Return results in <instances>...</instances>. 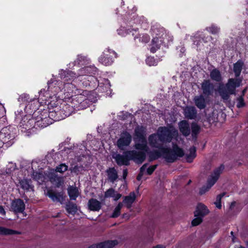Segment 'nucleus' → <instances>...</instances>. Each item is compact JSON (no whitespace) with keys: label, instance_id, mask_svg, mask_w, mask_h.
<instances>
[{"label":"nucleus","instance_id":"1","mask_svg":"<svg viewBox=\"0 0 248 248\" xmlns=\"http://www.w3.org/2000/svg\"><path fill=\"white\" fill-rule=\"evenodd\" d=\"M159 149L160 151L155 150L148 152L149 161L156 160L162 156L166 161L172 163L184 155L183 150L176 144H173L172 149L164 147Z\"/></svg>","mask_w":248,"mask_h":248},{"label":"nucleus","instance_id":"2","mask_svg":"<svg viewBox=\"0 0 248 248\" xmlns=\"http://www.w3.org/2000/svg\"><path fill=\"white\" fill-rule=\"evenodd\" d=\"M112 156L119 166L128 165L129 160H132L137 163L141 164L145 159L144 153L135 150L125 152L124 155L113 153Z\"/></svg>","mask_w":248,"mask_h":248},{"label":"nucleus","instance_id":"3","mask_svg":"<svg viewBox=\"0 0 248 248\" xmlns=\"http://www.w3.org/2000/svg\"><path fill=\"white\" fill-rule=\"evenodd\" d=\"M241 82L240 78H230L225 85H219L218 92L224 102L229 100L230 95L234 94L236 88L240 86Z\"/></svg>","mask_w":248,"mask_h":248},{"label":"nucleus","instance_id":"4","mask_svg":"<svg viewBox=\"0 0 248 248\" xmlns=\"http://www.w3.org/2000/svg\"><path fill=\"white\" fill-rule=\"evenodd\" d=\"M157 132L163 143H170L173 138L177 140L179 138L178 130L173 126L159 127Z\"/></svg>","mask_w":248,"mask_h":248},{"label":"nucleus","instance_id":"5","mask_svg":"<svg viewBox=\"0 0 248 248\" xmlns=\"http://www.w3.org/2000/svg\"><path fill=\"white\" fill-rule=\"evenodd\" d=\"M89 69H90L89 67H84L80 69L79 73H78L77 75H76V74L71 71L61 70L60 72L59 75H60V78L61 79H63L64 82H67V84H64L65 86L67 85V86L72 85V86H74V87H75L74 84H69L70 82H76L75 79L77 78L80 77V76H83L86 73H88L87 71H88Z\"/></svg>","mask_w":248,"mask_h":248},{"label":"nucleus","instance_id":"6","mask_svg":"<svg viewBox=\"0 0 248 248\" xmlns=\"http://www.w3.org/2000/svg\"><path fill=\"white\" fill-rule=\"evenodd\" d=\"M38 113V112L34 114V116L36 117L35 118L36 127L44 128L52 123L53 120L50 118V116H53V112L48 114V112L46 110L41 113L40 115H37Z\"/></svg>","mask_w":248,"mask_h":248},{"label":"nucleus","instance_id":"7","mask_svg":"<svg viewBox=\"0 0 248 248\" xmlns=\"http://www.w3.org/2000/svg\"><path fill=\"white\" fill-rule=\"evenodd\" d=\"M223 169L224 166L221 165L215 170L213 173L208 179L207 185L202 186L199 192L200 195H203L209 191L211 187L216 183Z\"/></svg>","mask_w":248,"mask_h":248},{"label":"nucleus","instance_id":"8","mask_svg":"<svg viewBox=\"0 0 248 248\" xmlns=\"http://www.w3.org/2000/svg\"><path fill=\"white\" fill-rule=\"evenodd\" d=\"M116 55L114 51L107 49L99 58V62L104 65H109L113 62V57H116Z\"/></svg>","mask_w":248,"mask_h":248},{"label":"nucleus","instance_id":"9","mask_svg":"<svg viewBox=\"0 0 248 248\" xmlns=\"http://www.w3.org/2000/svg\"><path fill=\"white\" fill-rule=\"evenodd\" d=\"M132 140L130 134L127 132L121 134L120 139L117 141V146L121 150H124L125 147L128 146Z\"/></svg>","mask_w":248,"mask_h":248},{"label":"nucleus","instance_id":"10","mask_svg":"<svg viewBox=\"0 0 248 248\" xmlns=\"http://www.w3.org/2000/svg\"><path fill=\"white\" fill-rule=\"evenodd\" d=\"M148 143L152 147L157 149L161 148L163 143L160 140L157 132L152 134L149 136Z\"/></svg>","mask_w":248,"mask_h":248},{"label":"nucleus","instance_id":"11","mask_svg":"<svg viewBox=\"0 0 248 248\" xmlns=\"http://www.w3.org/2000/svg\"><path fill=\"white\" fill-rule=\"evenodd\" d=\"M203 94L209 96L211 95L214 90V86L209 80H204L201 84Z\"/></svg>","mask_w":248,"mask_h":248},{"label":"nucleus","instance_id":"12","mask_svg":"<svg viewBox=\"0 0 248 248\" xmlns=\"http://www.w3.org/2000/svg\"><path fill=\"white\" fill-rule=\"evenodd\" d=\"M11 208L16 213H22L25 210V205L22 200L18 199L12 202Z\"/></svg>","mask_w":248,"mask_h":248},{"label":"nucleus","instance_id":"13","mask_svg":"<svg viewBox=\"0 0 248 248\" xmlns=\"http://www.w3.org/2000/svg\"><path fill=\"white\" fill-rule=\"evenodd\" d=\"M48 177L51 183L57 187H59L64 183V178L58 176L55 172L49 173Z\"/></svg>","mask_w":248,"mask_h":248},{"label":"nucleus","instance_id":"14","mask_svg":"<svg viewBox=\"0 0 248 248\" xmlns=\"http://www.w3.org/2000/svg\"><path fill=\"white\" fill-rule=\"evenodd\" d=\"M178 127L180 132L182 134L187 137L190 134V128L189 123L186 120H183L178 123Z\"/></svg>","mask_w":248,"mask_h":248},{"label":"nucleus","instance_id":"15","mask_svg":"<svg viewBox=\"0 0 248 248\" xmlns=\"http://www.w3.org/2000/svg\"><path fill=\"white\" fill-rule=\"evenodd\" d=\"M184 114L188 119H194L197 117V111L194 107L187 106L184 109Z\"/></svg>","mask_w":248,"mask_h":248},{"label":"nucleus","instance_id":"16","mask_svg":"<svg viewBox=\"0 0 248 248\" xmlns=\"http://www.w3.org/2000/svg\"><path fill=\"white\" fill-rule=\"evenodd\" d=\"M209 212L207 207L204 204L200 203L196 207V209L194 212L195 217L200 216L202 217L207 215Z\"/></svg>","mask_w":248,"mask_h":248},{"label":"nucleus","instance_id":"17","mask_svg":"<svg viewBox=\"0 0 248 248\" xmlns=\"http://www.w3.org/2000/svg\"><path fill=\"white\" fill-rule=\"evenodd\" d=\"M48 88L49 89H52L54 88V91L55 92H58L62 91V82L61 81H58L54 79H51L48 81Z\"/></svg>","mask_w":248,"mask_h":248},{"label":"nucleus","instance_id":"18","mask_svg":"<svg viewBox=\"0 0 248 248\" xmlns=\"http://www.w3.org/2000/svg\"><path fill=\"white\" fill-rule=\"evenodd\" d=\"M136 198V194L134 192H132L126 196L124 197L123 204L128 209L131 207L133 203L135 201Z\"/></svg>","mask_w":248,"mask_h":248},{"label":"nucleus","instance_id":"19","mask_svg":"<svg viewBox=\"0 0 248 248\" xmlns=\"http://www.w3.org/2000/svg\"><path fill=\"white\" fill-rule=\"evenodd\" d=\"M88 205L90 210L98 211L101 208V203L95 199H90L88 202Z\"/></svg>","mask_w":248,"mask_h":248},{"label":"nucleus","instance_id":"20","mask_svg":"<svg viewBox=\"0 0 248 248\" xmlns=\"http://www.w3.org/2000/svg\"><path fill=\"white\" fill-rule=\"evenodd\" d=\"M46 195L53 202H61L63 200L62 194L61 193H56L52 190H48Z\"/></svg>","mask_w":248,"mask_h":248},{"label":"nucleus","instance_id":"21","mask_svg":"<svg viewBox=\"0 0 248 248\" xmlns=\"http://www.w3.org/2000/svg\"><path fill=\"white\" fill-rule=\"evenodd\" d=\"M106 172L108 180L112 183H114L118 178V172L114 167L108 168Z\"/></svg>","mask_w":248,"mask_h":248},{"label":"nucleus","instance_id":"22","mask_svg":"<svg viewBox=\"0 0 248 248\" xmlns=\"http://www.w3.org/2000/svg\"><path fill=\"white\" fill-rule=\"evenodd\" d=\"M194 101L195 105L200 109H203L206 107L205 99L202 95L195 96Z\"/></svg>","mask_w":248,"mask_h":248},{"label":"nucleus","instance_id":"23","mask_svg":"<svg viewBox=\"0 0 248 248\" xmlns=\"http://www.w3.org/2000/svg\"><path fill=\"white\" fill-rule=\"evenodd\" d=\"M36 119L34 118H28L24 117L21 121V124L23 126H25V129H29L31 127H35Z\"/></svg>","mask_w":248,"mask_h":248},{"label":"nucleus","instance_id":"24","mask_svg":"<svg viewBox=\"0 0 248 248\" xmlns=\"http://www.w3.org/2000/svg\"><path fill=\"white\" fill-rule=\"evenodd\" d=\"M140 142L136 143L135 148L137 150L143 151V153L148 152L149 147L147 146V141L146 139L139 140ZM146 155V154H145Z\"/></svg>","mask_w":248,"mask_h":248},{"label":"nucleus","instance_id":"25","mask_svg":"<svg viewBox=\"0 0 248 248\" xmlns=\"http://www.w3.org/2000/svg\"><path fill=\"white\" fill-rule=\"evenodd\" d=\"M244 65V63L242 60H238L234 64L233 70L236 77L240 75Z\"/></svg>","mask_w":248,"mask_h":248},{"label":"nucleus","instance_id":"26","mask_svg":"<svg viewBox=\"0 0 248 248\" xmlns=\"http://www.w3.org/2000/svg\"><path fill=\"white\" fill-rule=\"evenodd\" d=\"M118 244L117 240H108L97 244L99 248H112Z\"/></svg>","mask_w":248,"mask_h":248},{"label":"nucleus","instance_id":"27","mask_svg":"<svg viewBox=\"0 0 248 248\" xmlns=\"http://www.w3.org/2000/svg\"><path fill=\"white\" fill-rule=\"evenodd\" d=\"M135 136L139 140L146 139L145 129L142 126H138L135 130Z\"/></svg>","mask_w":248,"mask_h":248},{"label":"nucleus","instance_id":"28","mask_svg":"<svg viewBox=\"0 0 248 248\" xmlns=\"http://www.w3.org/2000/svg\"><path fill=\"white\" fill-rule=\"evenodd\" d=\"M210 76L213 80L217 82L221 81L222 79L220 71L216 68L213 69L211 71Z\"/></svg>","mask_w":248,"mask_h":248},{"label":"nucleus","instance_id":"29","mask_svg":"<svg viewBox=\"0 0 248 248\" xmlns=\"http://www.w3.org/2000/svg\"><path fill=\"white\" fill-rule=\"evenodd\" d=\"M110 84L109 81L108 79H104L102 81L99 82L98 90L102 92H108L110 89Z\"/></svg>","mask_w":248,"mask_h":248},{"label":"nucleus","instance_id":"30","mask_svg":"<svg viewBox=\"0 0 248 248\" xmlns=\"http://www.w3.org/2000/svg\"><path fill=\"white\" fill-rule=\"evenodd\" d=\"M161 43L162 40H159L158 37H154L152 41L151 51L153 53L155 52L157 49L159 48Z\"/></svg>","mask_w":248,"mask_h":248},{"label":"nucleus","instance_id":"31","mask_svg":"<svg viewBox=\"0 0 248 248\" xmlns=\"http://www.w3.org/2000/svg\"><path fill=\"white\" fill-rule=\"evenodd\" d=\"M20 233L19 232L0 226V235H15Z\"/></svg>","mask_w":248,"mask_h":248},{"label":"nucleus","instance_id":"32","mask_svg":"<svg viewBox=\"0 0 248 248\" xmlns=\"http://www.w3.org/2000/svg\"><path fill=\"white\" fill-rule=\"evenodd\" d=\"M68 193L70 199L72 200H75L79 195L78 188L72 186L68 187Z\"/></svg>","mask_w":248,"mask_h":248},{"label":"nucleus","instance_id":"33","mask_svg":"<svg viewBox=\"0 0 248 248\" xmlns=\"http://www.w3.org/2000/svg\"><path fill=\"white\" fill-rule=\"evenodd\" d=\"M195 147L192 146L189 149V153L186 155V160L187 162L191 163L196 156Z\"/></svg>","mask_w":248,"mask_h":248},{"label":"nucleus","instance_id":"34","mask_svg":"<svg viewBox=\"0 0 248 248\" xmlns=\"http://www.w3.org/2000/svg\"><path fill=\"white\" fill-rule=\"evenodd\" d=\"M118 33L122 36H125L127 34H129L130 33H132V35H135V33L137 32V30H132V31L130 30V29L126 30L124 29V28H121L117 30Z\"/></svg>","mask_w":248,"mask_h":248},{"label":"nucleus","instance_id":"35","mask_svg":"<svg viewBox=\"0 0 248 248\" xmlns=\"http://www.w3.org/2000/svg\"><path fill=\"white\" fill-rule=\"evenodd\" d=\"M66 209L69 213L72 214H75L78 210L77 205L72 202H69L66 205Z\"/></svg>","mask_w":248,"mask_h":248},{"label":"nucleus","instance_id":"36","mask_svg":"<svg viewBox=\"0 0 248 248\" xmlns=\"http://www.w3.org/2000/svg\"><path fill=\"white\" fill-rule=\"evenodd\" d=\"M69 170L71 173H74L78 175L81 173L84 170V167L82 165H76L74 167H70Z\"/></svg>","mask_w":248,"mask_h":248},{"label":"nucleus","instance_id":"37","mask_svg":"<svg viewBox=\"0 0 248 248\" xmlns=\"http://www.w3.org/2000/svg\"><path fill=\"white\" fill-rule=\"evenodd\" d=\"M123 206L122 202H119L118 205L115 207L114 211L111 216V217L116 218L120 214V211Z\"/></svg>","mask_w":248,"mask_h":248},{"label":"nucleus","instance_id":"38","mask_svg":"<svg viewBox=\"0 0 248 248\" xmlns=\"http://www.w3.org/2000/svg\"><path fill=\"white\" fill-rule=\"evenodd\" d=\"M200 130V126L196 123H193L191 124V131L192 136L194 138L196 137L197 134L199 133Z\"/></svg>","mask_w":248,"mask_h":248},{"label":"nucleus","instance_id":"39","mask_svg":"<svg viewBox=\"0 0 248 248\" xmlns=\"http://www.w3.org/2000/svg\"><path fill=\"white\" fill-rule=\"evenodd\" d=\"M68 168V166L65 163H62L56 167L55 171L62 173L67 170Z\"/></svg>","mask_w":248,"mask_h":248},{"label":"nucleus","instance_id":"40","mask_svg":"<svg viewBox=\"0 0 248 248\" xmlns=\"http://www.w3.org/2000/svg\"><path fill=\"white\" fill-rule=\"evenodd\" d=\"M206 30L212 34H215L219 32L220 28L214 25H212L210 27L207 28Z\"/></svg>","mask_w":248,"mask_h":248},{"label":"nucleus","instance_id":"41","mask_svg":"<svg viewBox=\"0 0 248 248\" xmlns=\"http://www.w3.org/2000/svg\"><path fill=\"white\" fill-rule=\"evenodd\" d=\"M21 187L24 189L29 190L31 187L30 182L27 179H23L20 181Z\"/></svg>","mask_w":248,"mask_h":248},{"label":"nucleus","instance_id":"42","mask_svg":"<svg viewBox=\"0 0 248 248\" xmlns=\"http://www.w3.org/2000/svg\"><path fill=\"white\" fill-rule=\"evenodd\" d=\"M87 61V58L82 55H78L77 61L75 62L78 64L83 65L86 63Z\"/></svg>","mask_w":248,"mask_h":248},{"label":"nucleus","instance_id":"43","mask_svg":"<svg viewBox=\"0 0 248 248\" xmlns=\"http://www.w3.org/2000/svg\"><path fill=\"white\" fill-rule=\"evenodd\" d=\"M224 195L225 193H223L222 194L218 195L217 197L216 201L215 202V204L216 205V207L218 209H220L221 207V198L224 196Z\"/></svg>","mask_w":248,"mask_h":248},{"label":"nucleus","instance_id":"44","mask_svg":"<svg viewBox=\"0 0 248 248\" xmlns=\"http://www.w3.org/2000/svg\"><path fill=\"white\" fill-rule=\"evenodd\" d=\"M152 31L156 35L158 36V37L160 36H162L163 34L164 29L163 28L157 29V28H152Z\"/></svg>","mask_w":248,"mask_h":248},{"label":"nucleus","instance_id":"45","mask_svg":"<svg viewBox=\"0 0 248 248\" xmlns=\"http://www.w3.org/2000/svg\"><path fill=\"white\" fill-rule=\"evenodd\" d=\"M115 192V191L113 188H109L105 192L104 197L106 198L112 197Z\"/></svg>","mask_w":248,"mask_h":248},{"label":"nucleus","instance_id":"46","mask_svg":"<svg viewBox=\"0 0 248 248\" xmlns=\"http://www.w3.org/2000/svg\"><path fill=\"white\" fill-rule=\"evenodd\" d=\"M195 218L192 221V225L193 226H197L202 221V217L200 216L195 217Z\"/></svg>","mask_w":248,"mask_h":248},{"label":"nucleus","instance_id":"47","mask_svg":"<svg viewBox=\"0 0 248 248\" xmlns=\"http://www.w3.org/2000/svg\"><path fill=\"white\" fill-rule=\"evenodd\" d=\"M146 63L148 64L149 66H153L156 65L157 62L154 58L149 57L147 58L146 60Z\"/></svg>","mask_w":248,"mask_h":248},{"label":"nucleus","instance_id":"48","mask_svg":"<svg viewBox=\"0 0 248 248\" xmlns=\"http://www.w3.org/2000/svg\"><path fill=\"white\" fill-rule=\"evenodd\" d=\"M150 39V36L148 35L145 34H143L141 37H140L139 40L140 41H141L143 43H146L149 41Z\"/></svg>","mask_w":248,"mask_h":248},{"label":"nucleus","instance_id":"49","mask_svg":"<svg viewBox=\"0 0 248 248\" xmlns=\"http://www.w3.org/2000/svg\"><path fill=\"white\" fill-rule=\"evenodd\" d=\"M244 105H245V103L244 102L243 98L242 96H240L237 99V103L236 106L237 108H241V107H244Z\"/></svg>","mask_w":248,"mask_h":248},{"label":"nucleus","instance_id":"50","mask_svg":"<svg viewBox=\"0 0 248 248\" xmlns=\"http://www.w3.org/2000/svg\"><path fill=\"white\" fill-rule=\"evenodd\" d=\"M157 166V165H155L149 167L146 170V173L148 175H151L153 173L154 170H155Z\"/></svg>","mask_w":248,"mask_h":248},{"label":"nucleus","instance_id":"51","mask_svg":"<svg viewBox=\"0 0 248 248\" xmlns=\"http://www.w3.org/2000/svg\"><path fill=\"white\" fill-rule=\"evenodd\" d=\"M64 111H65V113H64V114H65V116H69L70 114H71V112L70 111H68V112H66V109H68L70 111H72L73 108L72 107H71L69 105H65L63 107V108H62Z\"/></svg>","mask_w":248,"mask_h":248},{"label":"nucleus","instance_id":"52","mask_svg":"<svg viewBox=\"0 0 248 248\" xmlns=\"http://www.w3.org/2000/svg\"><path fill=\"white\" fill-rule=\"evenodd\" d=\"M29 99V96L28 94H23L20 96L18 98L19 101L22 102H26L28 101V99Z\"/></svg>","mask_w":248,"mask_h":248},{"label":"nucleus","instance_id":"53","mask_svg":"<svg viewBox=\"0 0 248 248\" xmlns=\"http://www.w3.org/2000/svg\"><path fill=\"white\" fill-rule=\"evenodd\" d=\"M122 197V194L120 193H116L115 191L114 194H113V196L112 197L113 198L114 201L118 200Z\"/></svg>","mask_w":248,"mask_h":248},{"label":"nucleus","instance_id":"54","mask_svg":"<svg viewBox=\"0 0 248 248\" xmlns=\"http://www.w3.org/2000/svg\"><path fill=\"white\" fill-rule=\"evenodd\" d=\"M148 166V164L146 163L144 164L140 169V173L144 174V171L147 169V167Z\"/></svg>","mask_w":248,"mask_h":248},{"label":"nucleus","instance_id":"55","mask_svg":"<svg viewBox=\"0 0 248 248\" xmlns=\"http://www.w3.org/2000/svg\"><path fill=\"white\" fill-rule=\"evenodd\" d=\"M127 170L126 169L124 170L123 172V178L124 180H125L127 175Z\"/></svg>","mask_w":248,"mask_h":248},{"label":"nucleus","instance_id":"56","mask_svg":"<svg viewBox=\"0 0 248 248\" xmlns=\"http://www.w3.org/2000/svg\"><path fill=\"white\" fill-rule=\"evenodd\" d=\"M5 211L2 206H0V214L2 215H5Z\"/></svg>","mask_w":248,"mask_h":248},{"label":"nucleus","instance_id":"57","mask_svg":"<svg viewBox=\"0 0 248 248\" xmlns=\"http://www.w3.org/2000/svg\"><path fill=\"white\" fill-rule=\"evenodd\" d=\"M143 175V173L140 172L137 176V180L140 181L141 179V177H142Z\"/></svg>","mask_w":248,"mask_h":248},{"label":"nucleus","instance_id":"58","mask_svg":"<svg viewBox=\"0 0 248 248\" xmlns=\"http://www.w3.org/2000/svg\"><path fill=\"white\" fill-rule=\"evenodd\" d=\"M88 248H99L98 244H94L89 247Z\"/></svg>","mask_w":248,"mask_h":248},{"label":"nucleus","instance_id":"59","mask_svg":"<svg viewBox=\"0 0 248 248\" xmlns=\"http://www.w3.org/2000/svg\"><path fill=\"white\" fill-rule=\"evenodd\" d=\"M153 248H165V247H163V246H162L161 245H157L156 247H154Z\"/></svg>","mask_w":248,"mask_h":248},{"label":"nucleus","instance_id":"60","mask_svg":"<svg viewBox=\"0 0 248 248\" xmlns=\"http://www.w3.org/2000/svg\"><path fill=\"white\" fill-rule=\"evenodd\" d=\"M235 202H233L231 203V204L230 205V208H232L233 206H234Z\"/></svg>","mask_w":248,"mask_h":248},{"label":"nucleus","instance_id":"61","mask_svg":"<svg viewBox=\"0 0 248 248\" xmlns=\"http://www.w3.org/2000/svg\"><path fill=\"white\" fill-rule=\"evenodd\" d=\"M246 90H247V89H245L243 91V92H242V93H243V95H244V94H245V92H246Z\"/></svg>","mask_w":248,"mask_h":248},{"label":"nucleus","instance_id":"62","mask_svg":"<svg viewBox=\"0 0 248 248\" xmlns=\"http://www.w3.org/2000/svg\"><path fill=\"white\" fill-rule=\"evenodd\" d=\"M194 44L196 45L197 46H198V43H197V44H196V41H194Z\"/></svg>","mask_w":248,"mask_h":248},{"label":"nucleus","instance_id":"63","mask_svg":"<svg viewBox=\"0 0 248 248\" xmlns=\"http://www.w3.org/2000/svg\"><path fill=\"white\" fill-rule=\"evenodd\" d=\"M231 234L232 235H233V232H231Z\"/></svg>","mask_w":248,"mask_h":248},{"label":"nucleus","instance_id":"64","mask_svg":"<svg viewBox=\"0 0 248 248\" xmlns=\"http://www.w3.org/2000/svg\"><path fill=\"white\" fill-rule=\"evenodd\" d=\"M57 120H58V119H57V118H56V119H55L54 120V121H57Z\"/></svg>","mask_w":248,"mask_h":248}]
</instances>
